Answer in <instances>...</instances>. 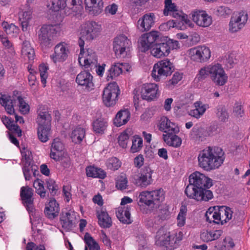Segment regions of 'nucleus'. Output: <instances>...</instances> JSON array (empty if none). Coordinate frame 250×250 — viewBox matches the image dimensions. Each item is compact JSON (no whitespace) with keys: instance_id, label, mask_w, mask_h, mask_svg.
<instances>
[{"instance_id":"nucleus-27","label":"nucleus","mask_w":250,"mask_h":250,"mask_svg":"<svg viewBox=\"0 0 250 250\" xmlns=\"http://www.w3.org/2000/svg\"><path fill=\"white\" fill-rule=\"evenodd\" d=\"M130 208L127 206L120 207L116 212V216L121 222L129 224L132 222L130 218Z\"/></svg>"},{"instance_id":"nucleus-15","label":"nucleus","mask_w":250,"mask_h":250,"mask_svg":"<svg viewBox=\"0 0 250 250\" xmlns=\"http://www.w3.org/2000/svg\"><path fill=\"white\" fill-rule=\"evenodd\" d=\"M210 188L203 187L193 191V190L190 187L188 194H186L187 197L190 199H194L198 202H208L213 198V194L211 190H209Z\"/></svg>"},{"instance_id":"nucleus-61","label":"nucleus","mask_w":250,"mask_h":250,"mask_svg":"<svg viewBox=\"0 0 250 250\" xmlns=\"http://www.w3.org/2000/svg\"><path fill=\"white\" fill-rule=\"evenodd\" d=\"M194 105L195 108L200 111V113L202 115H203L205 112L208 106L207 104H203L201 101H197L195 102Z\"/></svg>"},{"instance_id":"nucleus-14","label":"nucleus","mask_w":250,"mask_h":250,"mask_svg":"<svg viewBox=\"0 0 250 250\" xmlns=\"http://www.w3.org/2000/svg\"><path fill=\"white\" fill-rule=\"evenodd\" d=\"M191 59L199 62H205L210 57V51L205 46H198L188 50Z\"/></svg>"},{"instance_id":"nucleus-63","label":"nucleus","mask_w":250,"mask_h":250,"mask_svg":"<svg viewBox=\"0 0 250 250\" xmlns=\"http://www.w3.org/2000/svg\"><path fill=\"white\" fill-rule=\"evenodd\" d=\"M62 155L63 156H61L60 159L59 161H61V163L64 167H68L70 165V158L66 153H64Z\"/></svg>"},{"instance_id":"nucleus-41","label":"nucleus","mask_w":250,"mask_h":250,"mask_svg":"<svg viewBox=\"0 0 250 250\" xmlns=\"http://www.w3.org/2000/svg\"><path fill=\"white\" fill-rule=\"evenodd\" d=\"M85 130L82 127H77L75 128L71 134L72 141L75 144L80 143L85 136Z\"/></svg>"},{"instance_id":"nucleus-9","label":"nucleus","mask_w":250,"mask_h":250,"mask_svg":"<svg viewBox=\"0 0 250 250\" xmlns=\"http://www.w3.org/2000/svg\"><path fill=\"white\" fill-rule=\"evenodd\" d=\"M47 109L45 105H40L38 108V116L37 118L38 124V136L42 142H47Z\"/></svg>"},{"instance_id":"nucleus-40","label":"nucleus","mask_w":250,"mask_h":250,"mask_svg":"<svg viewBox=\"0 0 250 250\" xmlns=\"http://www.w3.org/2000/svg\"><path fill=\"white\" fill-rule=\"evenodd\" d=\"M38 39L42 50L45 52L47 49V25H43L39 30Z\"/></svg>"},{"instance_id":"nucleus-13","label":"nucleus","mask_w":250,"mask_h":250,"mask_svg":"<svg viewBox=\"0 0 250 250\" xmlns=\"http://www.w3.org/2000/svg\"><path fill=\"white\" fill-rule=\"evenodd\" d=\"M131 42L124 35H120L114 39L113 50L117 57H125L126 55V50L129 48Z\"/></svg>"},{"instance_id":"nucleus-18","label":"nucleus","mask_w":250,"mask_h":250,"mask_svg":"<svg viewBox=\"0 0 250 250\" xmlns=\"http://www.w3.org/2000/svg\"><path fill=\"white\" fill-rule=\"evenodd\" d=\"M69 50L62 43H59L54 48V53L50 56L51 59L56 63L57 62H63L68 57Z\"/></svg>"},{"instance_id":"nucleus-52","label":"nucleus","mask_w":250,"mask_h":250,"mask_svg":"<svg viewBox=\"0 0 250 250\" xmlns=\"http://www.w3.org/2000/svg\"><path fill=\"white\" fill-rule=\"evenodd\" d=\"M106 165L109 169L116 170L121 167V162L117 158L112 157L108 160Z\"/></svg>"},{"instance_id":"nucleus-32","label":"nucleus","mask_w":250,"mask_h":250,"mask_svg":"<svg viewBox=\"0 0 250 250\" xmlns=\"http://www.w3.org/2000/svg\"><path fill=\"white\" fill-rule=\"evenodd\" d=\"M60 30L58 23L48 24V45H53L56 40V34Z\"/></svg>"},{"instance_id":"nucleus-45","label":"nucleus","mask_w":250,"mask_h":250,"mask_svg":"<svg viewBox=\"0 0 250 250\" xmlns=\"http://www.w3.org/2000/svg\"><path fill=\"white\" fill-rule=\"evenodd\" d=\"M85 244L88 247L89 250H99L100 247L98 244L93 239L90 234L86 232L84 236Z\"/></svg>"},{"instance_id":"nucleus-25","label":"nucleus","mask_w":250,"mask_h":250,"mask_svg":"<svg viewBox=\"0 0 250 250\" xmlns=\"http://www.w3.org/2000/svg\"><path fill=\"white\" fill-rule=\"evenodd\" d=\"M155 239L156 245L160 247L167 248L170 245V233L162 228L157 232Z\"/></svg>"},{"instance_id":"nucleus-16","label":"nucleus","mask_w":250,"mask_h":250,"mask_svg":"<svg viewBox=\"0 0 250 250\" xmlns=\"http://www.w3.org/2000/svg\"><path fill=\"white\" fill-rule=\"evenodd\" d=\"M248 20V14L241 11L231 17L229 24V30L231 33L239 31Z\"/></svg>"},{"instance_id":"nucleus-24","label":"nucleus","mask_w":250,"mask_h":250,"mask_svg":"<svg viewBox=\"0 0 250 250\" xmlns=\"http://www.w3.org/2000/svg\"><path fill=\"white\" fill-rule=\"evenodd\" d=\"M64 145L58 138H55L51 145L50 157L56 161L60 159L61 156L64 154Z\"/></svg>"},{"instance_id":"nucleus-20","label":"nucleus","mask_w":250,"mask_h":250,"mask_svg":"<svg viewBox=\"0 0 250 250\" xmlns=\"http://www.w3.org/2000/svg\"><path fill=\"white\" fill-rule=\"evenodd\" d=\"M154 13L145 14L137 22L138 28L142 32L149 30L154 24Z\"/></svg>"},{"instance_id":"nucleus-62","label":"nucleus","mask_w":250,"mask_h":250,"mask_svg":"<svg viewBox=\"0 0 250 250\" xmlns=\"http://www.w3.org/2000/svg\"><path fill=\"white\" fill-rule=\"evenodd\" d=\"M26 250H45V248L43 245L37 246L34 243L29 242L26 245Z\"/></svg>"},{"instance_id":"nucleus-17","label":"nucleus","mask_w":250,"mask_h":250,"mask_svg":"<svg viewBox=\"0 0 250 250\" xmlns=\"http://www.w3.org/2000/svg\"><path fill=\"white\" fill-rule=\"evenodd\" d=\"M76 83L87 90L94 89L93 77L91 74L86 71H83L79 73L76 79Z\"/></svg>"},{"instance_id":"nucleus-64","label":"nucleus","mask_w":250,"mask_h":250,"mask_svg":"<svg viewBox=\"0 0 250 250\" xmlns=\"http://www.w3.org/2000/svg\"><path fill=\"white\" fill-rule=\"evenodd\" d=\"M127 180L126 178H124L121 180H118L116 182V187L118 189L123 190L125 189L127 186Z\"/></svg>"},{"instance_id":"nucleus-48","label":"nucleus","mask_w":250,"mask_h":250,"mask_svg":"<svg viewBox=\"0 0 250 250\" xmlns=\"http://www.w3.org/2000/svg\"><path fill=\"white\" fill-rule=\"evenodd\" d=\"M143 146V140L138 136H135L132 140L131 151L135 153L139 151Z\"/></svg>"},{"instance_id":"nucleus-29","label":"nucleus","mask_w":250,"mask_h":250,"mask_svg":"<svg viewBox=\"0 0 250 250\" xmlns=\"http://www.w3.org/2000/svg\"><path fill=\"white\" fill-rule=\"evenodd\" d=\"M99 225L103 228H109L112 226L111 218L107 212L104 210L97 211Z\"/></svg>"},{"instance_id":"nucleus-6","label":"nucleus","mask_w":250,"mask_h":250,"mask_svg":"<svg viewBox=\"0 0 250 250\" xmlns=\"http://www.w3.org/2000/svg\"><path fill=\"white\" fill-rule=\"evenodd\" d=\"M17 102L21 113L25 114L29 112V106L21 97L18 96L16 97V99L6 95H1L0 97V104L4 107L5 110L9 114L15 113L14 105Z\"/></svg>"},{"instance_id":"nucleus-34","label":"nucleus","mask_w":250,"mask_h":250,"mask_svg":"<svg viewBox=\"0 0 250 250\" xmlns=\"http://www.w3.org/2000/svg\"><path fill=\"white\" fill-rule=\"evenodd\" d=\"M219 209V215L221 218V224L223 225L231 219L232 211L231 209L225 206H220L218 208Z\"/></svg>"},{"instance_id":"nucleus-49","label":"nucleus","mask_w":250,"mask_h":250,"mask_svg":"<svg viewBox=\"0 0 250 250\" xmlns=\"http://www.w3.org/2000/svg\"><path fill=\"white\" fill-rule=\"evenodd\" d=\"M187 211L186 206H182L179 214L177 216L178 226L180 227L183 226L185 224L186 216Z\"/></svg>"},{"instance_id":"nucleus-54","label":"nucleus","mask_w":250,"mask_h":250,"mask_svg":"<svg viewBox=\"0 0 250 250\" xmlns=\"http://www.w3.org/2000/svg\"><path fill=\"white\" fill-rule=\"evenodd\" d=\"M39 71L40 74L41 82L43 84L44 87H45L47 78V76L46 75L47 66L45 63H42L39 66Z\"/></svg>"},{"instance_id":"nucleus-26","label":"nucleus","mask_w":250,"mask_h":250,"mask_svg":"<svg viewBox=\"0 0 250 250\" xmlns=\"http://www.w3.org/2000/svg\"><path fill=\"white\" fill-rule=\"evenodd\" d=\"M60 221L62 227L64 229L70 230L75 226L76 217L74 212H66L61 217Z\"/></svg>"},{"instance_id":"nucleus-2","label":"nucleus","mask_w":250,"mask_h":250,"mask_svg":"<svg viewBox=\"0 0 250 250\" xmlns=\"http://www.w3.org/2000/svg\"><path fill=\"white\" fill-rule=\"evenodd\" d=\"M209 75L212 82L218 86H223L227 82L228 76L222 66L217 63L202 68L197 75L198 81L205 80Z\"/></svg>"},{"instance_id":"nucleus-21","label":"nucleus","mask_w":250,"mask_h":250,"mask_svg":"<svg viewBox=\"0 0 250 250\" xmlns=\"http://www.w3.org/2000/svg\"><path fill=\"white\" fill-rule=\"evenodd\" d=\"M192 19L198 25L202 27L209 26L212 20L204 11H195L191 14Z\"/></svg>"},{"instance_id":"nucleus-56","label":"nucleus","mask_w":250,"mask_h":250,"mask_svg":"<svg viewBox=\"0 0 250 250\" xmlns=\"http://www.w3.org/2000/svg\"><path fill=\"white\" fill-rule=\"evenodd\" d=\"M52 3L51 8L54 11H58L64 9V0H51Z\"/></svg>"},{"instance_id":"nucleus-59","label":"nucleus","mask_w":250,"mask_h":250,"mask_svg":"<svg viewBox=\"0 0 250 250\" xmlns=\"http://www.w3.org/2000/svg\"><path fill=\"white\" fill-rule=\"evenodd\" d=\"M172 16L173 17L179 19L180 21H184L186 23H188L189 21L187 19V16L185 14H183L182 12L179 13L177 9L176 11H174L172 13Z\"/></svg>"},{"instance_id":"nucleus-10","label":"nucleus","mask_w":250,"mask_h":250,"mask_svg":"<svg viewBox=\"0 0 250 250\" xmlns=\"http://www.w3.org/2000/svg\"><path fill=\"white\" fill-rule=\"evenodd\" d=\"M160 37L159 32L156 31L144 34L139 40L138 47L140 50L146 52L150 50Z\"/></svg>"},{"instance_id":"nucleus-12","label":"nucleus","mask_w":250,"mask_h":250,"mask_svg":"<svg viewBox=\"0 0 250 250\" xmlns=\"http://www.w3.org/2000/svg\"><path fill=\"white\" fill-rule=\"evenodd\" d=\"M119 92V86L116 82L108 84L104 89L103 100L106 106L109 107L115 104Z\"/></svg>"},{"instance_id":"nucleus-30","label":"nucleus","mask_w":250,"mask_h":250,"mask_svg":"<svg viewBox=\"0 0 250 250\" xmlns=\"http://www.w3.org/2000/svg\"><path fill=\"white\" fill-rule=\"evenodd\" d=\"M219 206L214 207L212 209L209 208L207 211L205 216L206 220L209 222H213L217 224H221V218L219 215Z\"/></svg>"},{"instance_id":"nucleus-19","label":"nucleus","mask_w":250,"mask_h":250,"mask_svg":"<svg viewBox=\"0 0 250 250\" xmlns=\"http://www.w3.org/2000/svg\"><path fill=\"white\" fill-rule=\"evenodd\" d=\"M20 195L23 203L26 207L28 211L33 209L32 205L33 204V190L28 186L22 187L21 189Z\"/></svg>"},{"instance_id":"nucleus-53","label":"nucleus","mask_w":250,"mask_h":250,"mask_svg":"<svg viewBox=\"0 0 250 250\" xmlns=\"http://www.w3.org/2000/svg\"><path fill=\"white\" fill-rule=\"evenodd\" d=\"M59 188L55 181L53 179L48 180V190H49L51 196L56 195Z\"/></svg>"},{"instance_id":"nucleus-37","label":"nucleus","mask_w":250,"mask_h":250,"mask_svg":"<svg viewBox=\"0 0 250 250\" xmlns=\"http://www.w3.org/2000/svg\"><path fill=\"white\" fill-rule=\"evenodd\" d=\"M86 175L88 177L104 179L106 176L105 172L101 168L89 166L86 168Z\"/></svg>"},{"instance_id":"nucleus-23","label":"nucleus","mask_w":250,"mask_h":250,"mask_svg":"<svg viewBox=\"0 0 250 250\" xmlns=\"http://www.w3.org/2000/svg\"><path fill=\"white\" fill-rule=\"evenodd\" d=\"M159 127V130L166 133V134H176L179 131L176 125L166 117L161 118Z\"/></svg>"},{"instance_id":"nucleus-28","label":"nucleus","mask_w":250,"mask_h":250,"mask_svg":"<svg viewBox=\"0 0 250 250\" xmlns=\"http://www.w3.org/2000/svg\"><path fill=\"white\" fill-rule=\"evenodd\" d=\"M130 117V113L127 109L121 110L116 114L114 119L115 126L119 127L126 124Z\"/></svg>"},{"instance_id":"nucleus-60","label":"nucleus","mask_w":250,"mask_h":250,"mask_svg":"<svg viewBox=\"0 0 250 250\" xmlns=\"http://www.w3.org/2000/svg\"><path fill=\"white\" fill-rule=\"evenodd\" d=\"M2 26L5 29V31L7 34H12L17 29L16 26L13 24H8L7 22H4L2 23Z\"/></svg>"},{"instance_id":"nucleus-8","label":"nucleus","mask_w":250,"mask_h":250,"mask_svg":"<svg viewBox=\"0 0 250 250\" xmlns=\"http://www.w3.org/2000/svg\"><path fill=\"white\" fill-rule=\"evenodd\" d=\"M174 70L173 64L168 60L165 59L154 64L151 76L156 81H160L163 77L170 75Z\"/></svg>"},{"instance_id":"nucleus-11","label":"nucleus","mask_w":250,"mask_h":250,"mask_svg":"<svg viewBox=\"0 0 250 250\" xmlns=\"http://www.w3.org/2000/svg\"><path fill=\"white\" fill-rule=\"evenodd\" d=\"M153 170L149 166H145L140 170V172L135 175L133 183L138 187L146 188L153 182Z\"/></svg>"},{"instance_id":"nucleus-50","label":"nucleus","mask_w":250,"mask_h":250,"mask_svg":"<svg viewBox=\"0 0 250 250\" xmlns=\"http://www.w3.org/2000/svg\"><path fill=\"white\" fill-rule=\"evenodd\" d=\"M165 9L164 10V14L167 16L169 12H173L176 11L177 6L175 3L172 2V0H165Z\"/></svg>"},{"instance_id":"nucleus-4","label":"nucleus","mask_w":250,"mask_h":250,"mask_svg":"<svg viewBox=\"0 0 250 250\" xmlns=\"http://www.w3.org/2000/svg\"><path fill=\"white\" fill-rule=\"evenodd\" d=\"M179 48L178 42L168 38L160 37L150 49L151 54L157 58H161L168 55L171 50Z\"/></svg>"},{"instance_id":"nucleus-58","label":"nucleus","mask_w":250,"mask_h":250,"mask_svg":"<svg viewBox=\"0 0 250 250\" xmlns=\"http://www.w3.org/2000/svg\"><path fill=\"white\" fill-rule=\"evenodd\" d=\"M231 13V10L225 6H219L216 10V14L219 16H225Z\"/></svg>"},{"instance_id":"nucleus-5","label":"nucleus","mask_w":250,"mask_h":250,"mask_svg":"<svg viewBox=\"0 0 250 250\" xmlns=\"http://www.w3.org/2000/svg\"><path fill=\"white\" fill-rule=\"evenodd\" d=\"M164 198V191L161 189L142 191L138 197L139 203L144 204L151 208H158Z\"/></svg>"},{"instance_id":"nucleus-55","label":"nucleus","mask_w":250,"mask_h":250,"mask_svg":"<svg viewBox=\"0 0 250 250\" xmlns=\"http://www.w3.org/2000/svg\"><path fill=\"white\" fill-rule=\"evenodd\" d=\"M22 155V161L24 163L23 166H30L32 160L31 152L27 150L25 152H21Z\"/></svg>"},{"instance_id":"nucleus-35","label":"nucleus","mask_w":250,"mask_h":250,"mask_svg":"<svg viewBox=\"0 0 250 250\" xmlns=\"http://www.w3.org/2000/svg\"><path fill=\"white\" fill-rule=\"evenodd\" d=\"M84 2L87 7L92 8L90 11H93L94 14L101 12L103 7L102 0H84Z\"/></svg>"},{"instance_id":"nucleus-7","label":"nucleus","mask_w":250,"mask_h":250,"mask_svg":"<svg viewBox=\"0 0 250 250\" xmlns=\"http://www.w3.org/2000/svg\"><path fill=\"white\" fill-rule=\"evenodd\" d=\"M212 185V180L211 179L203 173L195 171L189 176V184L187 186L185 193L186 195L188 194L190 187L194 191L203 187L210 188Z\"/></svg>"},{"instance_id":"nucleus-44","label":"nucleus","mask_w":250,"mask_h":250,"mask_svg":"<svg viewBox=\"0 0 250 250\" xmlns=\"http://www.w3.org/2000/svg\"><path fill=\"white\" fill-rule=\"evenodd\" d=\"M192 131L196 138L201 141H203L210 135V133L207 129L202 127H194Z\"/></svg>"},{"instance_id":"nucleus-1","label":"nucleus","mask_w":250,"mask_h":250,"mask_svg":"<svg viewBox=\"0 0 250 250\" xmlns=\"http://www.w3.org/2000/svg\"><path fill=\"white\" fill-rule=\"evenodd\" d=\"M224 152L218 146H208L198 155L199 166L207 171L218 168L223 163Z\"/></svg>"},{"instance_id":"nucleus-31","label":"nucleus","mask_w":250,"mask_h":250,"mask_svg":"<svg viewBox=\"0 0 250 250\" xmlns=\"http://www.w3.org/2000/svg\"><path fill=\"white\" fill-rule=\"evenodd\" d=\"M60 212L59 204L54 199H51L48 203V219L53 220L58 217Z\"/></svg>"},{"instance_id":"nucleus-22","label":"nucleus","mask_w":250,"mask_h":250,"mask_svg":"<svg viewBox=\"0 0 250 250\" xmlns=\"http://www.w3.org/2000/svg\"><path fill=\"white\" fill-rule=\"evenodd\" d=\"M157 91L158 87L156 84H144L141 90V97L144 100L151 101L156 97Z\"/></svg>"},{"instance_id":"nucleus-42","label":"nucleus","mask_w":250,"mask_h":250,"mask_svg":"<svg viewBox=\"0 0 250 250\" xmlns=\"http://www.w3.org/2000/svg\"><path fill=\"white\" fill-rule=\"evenodd\" d=\"M84 58L83 65L85 68H88L91 64L95 65L97 62L95 53L89 48L87 49L85 56Z\"/></svg>"},{"instance_id":"nucleus-57","label":"nucleus","mask_w":250,"mask_h":250,"mask_svg":"<svg viewBox=\"0 0 250 250\" xmlns=\"http://www.w3.org/2000/svg\"><path fill=\"white\" fill-rule=\"evenodd\" d=\"M129 136L126 132H123L118 137L119 145L123 148H126L127 146V141Z\"/></svg>"},{"instance_id":"nucleus-46","label":"nucleus","mask_w":250,"mask_h":250,"mask_svg":"<svg viewBox=\"0 0 250 250\" xmlns=\"http://www.w3.org/2000/svg\"><path fill=\"white\" fill-rule=\"evenodd\" d=\"M216 115L221 121L225 122L229 118V114L224 105H219L216 107Z\"/></svg>"},{"instance_id":"nucleus-43","label":"nucleus","mask_w":250,"mask_h":250,"mask_svg":"<svg viewBox=\"0 0 250 250\" xmlns=\"http://www.w3.org/2000/svg\"><path fill=\"white\" fill-rule=\"evenodd\" d=\"M21 54L23 56H27L30 61L34 60L35 51L28 41H25L23 42Z\"/></svg>"},{"instance_id":"nucleus-3","label":"nucleus","mask_w":250,"mask_h":250,"mask_svg":"<svg viewBox=\"0 0 250 250\" xmlns=\"http://www.w3.org/2000/svg\"><path fill=\"white\" fill-rule=\"evenodd\" d=\"M100 31V26L95 21H89L85 22L82 29L81 37L79 38L78 43L80 47V53L79 62L81 64L83 56L85 53L84 50V40L90 41L97 37Z\"/></svg>"},{"instance_id":"nucleus-51","label":"nucleus","mask_w":250,"mask_h":250,"mask_svg":"<svg viewBox=\"0 0 250 250\" xmlns=\"http://www.w3.org/2000/svg\"><path fill=\"white\" fill-rule=\"evenodd\" d=\"M82 3L81 0H64V9H72L75 11L74 7L77 8L78 6H81Z\"/></svg>"},{"instance_id":"nucleus-33","label":"nucleus","mask_w":250,"mask_h":250,"mask_svg":"<svg viewBox=\"0 0 250 250\" xmlns=\"http://www.w3.org/2000/svg\"><path fill=\"white\" fill-rule=\"evenodd\" d=\"M163 138L164 141L169 146L178 147L182 143L181 139L175 134H163Z\"/></svg>"},{"instance_id":"nucleus-36","label":"nucleus","mask_w":250,"mask_h":250,"mask_svg":"<svg viewBox=\"0 0 250 250\" xmlns=\"http://www.w3.org/2000/svg\"><path fill=\"white\" fill-rule=\"evenodd\" d=\"M19 21L21 22L22 30L25 31L27 30L29 21L32 19V12L30 11H21L19 14Z\"/></svg>"},{"instance_id":"nucleus-38","label":"nucleus","mask_w":250,"mask_h":250,"mask_svg":"<svg viewBox=\"0 0 250 250\" xmlns=\"http://www.w3.org/2000/svg\"><path fill=\"white\" fill-rule=\"evenodd\" d=\"M123 63H115L112 65L108 71L107 75V80L109 81L110 79H113L114 78L118 76L123 71Z\"/></svg>"},{"instance_id":"nucleus-39","label":"nucleus","mask_w":250,"mask_h":250,"mask_svg":"<svg viewBox=\"0 0 250 250\" xmlns=\"http://www.w3.org/2000/svg\"><path fill=\"white\" fill-rule=\"evenodd\" d=\"M107 126V122L102 118L97 119L93 123V128L96 133L103 134Z\"/></svg>"},{"instance_id":"nucleus-47","label":"nucleus","mask_w":250,"mask_h":250,"mask_svg":"<svg viewBox=\"0 0 250 250\" xmlns=\"http://www.w3.org/2000/svg\"><path fill=\"white\" fill-rule=\"evenodd\" d=\"M43 181L39 178H37L33 184V187L36 189V192L39 194L42 198H44L46 194V191L43 186Z\"/></svg>"}]
</instances>
